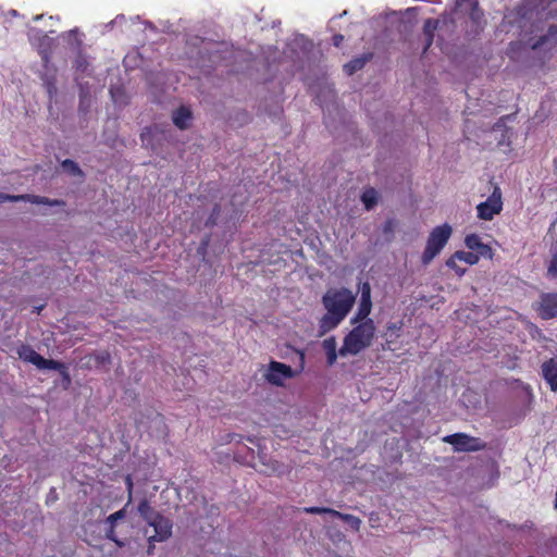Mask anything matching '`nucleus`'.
I'll return each instance as SVG.
<instances>
[{"label":"nucleus","instance_id":"f257e3e1","mask_svg":"<svg viewBox=\"0 0 557 557\" xmlns=\"http://www.w3.org/2000/svg\"><path fill=\"white\" fill-rule=\"evenodd\" d=\"M352 330L344 337L339 349L342 356H356L372 345L375 336V324L372 319H366L355 323Z\"/></svg>","mask_w":557,"mask_h":557},{"label":"nucleus","instance_id":"f03ea898","mask_svg":"<svg viewBox=\"0 0 557 557\" xmlns=\"http://www.w3.org/2000/svg\"><path fill=\"white\" fill-rule=\"evenodd\" d=\"M356 296L348 288L329 289L322 297V302L326 311L333 315L345 319L351 310Z\"/></svg>","mask_w":557,"mask_h":557},{"label":"nucleus","instance_id":"7ed1b4c3","mask_svg":"<svg viewBox=\"0 0 557 557\" xmlns=\"http://www.w3.org/2000/svg\"><path fill=\"white\" fill-rule=\"evenodd\" d=\"M451 233L453 228L447 223L438 225L431 231L421 256L423 264H429L442 251L448 243Z\"/></svg>","mask_w":557,"mask_h":557},{"label":"nucleus","instance_id":"20e7f679","mask_svg":"<svg viewBox=\"0 0 557 557\" xmlns=\"http://www.w3.org/2000/svg\"><path fill=\"white\" fill-rule=\"evenodd\" d=\"M462 11L467 14L470 25H467L466 34L468 38H476L486 25L484 12L480 9L478 0H462Z\"/></svg>","mask_w":557,"mask_h":557},{"label":"nucleus","instance_id":"39448f33","mask_svg":"<svg viewBox=\"0 0 557 557\" xmlns=\"http://www.w3.org/2000/svg\"><path fill=\"white\" fill-rule=\"evenodd\" d=\"M17 355L20 359H22L25 362L34 364L39 370L60 369L63 367V363L58 360L44 358L41 355L36 352L32 346L27 344H22L17 348Z\"/></svg>","mask_w":557,"mask_h":557},{"label":"nucleus","instance_id":"423d86ee","mask_svg":"<svg viewBox=\"0 0 557 557\" xmlns=\"http://www.w3.org/2000/svg\"><path fill=\"white\" fill-rule=\"evenodd\" d=\"M445 443L454 446L456 451H478L485 448L486 444L479 437L466 433H455L443 438Z\"/></svg>","mask_w":557,"mask_h":557},{"label":"nucleus","instance_id":"0eeeda50","mask_svg":"<svg viewBox=\"0 0 557 557\" xmlns=\"http://www.w3.org/2000/svg\"><path fill=\"white\" fill-rule=\"evenodd\" d=\"M28 38L29 41L37 48L44 65L48 66L54 44L53 38L37 29H32L28 34Z\"/></svg>","mask_w":557,"mask_h":557},{"label":"nucleus","instance_id":"6e6552de","mask_svg":"<svg viewBox=\"0 0 557 557\" xmlns=\"http://www.w3.org/2000/svg\"><path fill=\"white\" fill-rule=\"evenodd\" d=\"M502 209V190L498 186H495L492 195L476 207L478 216L485 221L492 220Z\"/></svg>","mask_w":557,"mask_h":557},{"label":"nucleus","instance_id":"1a4fd4ad","mask_svg":"<svg viewBox=\"0 0 557 557\" xmlns=\"http://www.w3.org/2000/svg\"><path fill=\"white\" fill-rule=\"evenodd\" d=\"M295 376L290 366L275 360L270 361L268 371L264 374L265 380L275 386H282L284 381Z\"/></svg>","mask_w":557,"mask_h":557},{"label":"nucleus","instance_id":"9d476101","mask_svg":"<svg viewBox=\"0 0 557 557\" xmlns=\"http://www.w3.org/2000/svg\"><path fill=\"white\" fill-rule=\"evenodd\" d=\"M534 309L543 320L557 318V292L542 293Z\"/></svg>","mask_w":557,"mask_h":557},{"label":"nucleus","instance_id":"9b49d317","mask_svg":"<svg viewBox=\"0 0 557 557\" xmlns=\"http://www.w3.org/2000/svg\"><path fill=\"white\" fill-rule=\"evenodd\" d=\"M5 201H11V202L25 201V202H30L34 205H45V206H50V207H61V206L65 205V202L63 200L50 199L45 196L29 195V194L9 195V194L0 193V202H5Z\"/></svg>","mask_w":557,"mask_h":557},{"label":"nucleus","instance_id":"f8f14e48","mask_svg":"<svg viewBox=\"0 0 557 557\" xmlns=\"http://www.w3.org/2000/svg\"><path fill=\"white\" fill-rule=\"evenodd\" d=\"M148 525L152 527L154 531L153 535L148 536V542H164L172 535L173 523L161 513Z\"/></svg>","mask_w":557,"mask_h":557},{"label":"nucleus","instance_id":"ddd939ff","mask_svg":"<svg viewBox=\"0 0 557 557\" xmlns=\"http://www.w3.org/2000/svg\"><path fill=\"white\" fill-rule=\"evenodd\" d=\"M360 301L357 309V312L355 313L354 318L351 319V323H357L359 321L369 319V314L372 310V300H371V286L369 282H363L360 286Z\"/></svg>","mask_w":557,"mask_h":557},{"label":"nucleus","instance_id":"4468645a","mask_svg":"<svg viewBox=\"0 0 557 557\" xmlns=\"http://www.w3.org/2000/svg\"><path fill=\"white\" fill-rule=\"evenodd\" d=\"M541 373L552 392H557V358H549L541 366Z\"/></svg>","mask_w":557,"mask_h":557},{"label":"nucleus","instance_id":"2eb2a0df","mask_svg":"<svg viewBox=\"0 0 557 557\" xmlns=\"http://www.w3.org/2000/svg\"><path fill=\"white\" fill-rule=\"evenodd\" d=\"M531 15L532 13L525 7L518 5L506 16V18L509 25L517 26L522 30L531 20Z\"/></svg>","mask_w":557,"mask_h":557},{"label":"nucleus","instance_id":"dca6fc26","mask_svg":"<svg viewBox=\"0 0 557 557\" xmlns=\"http://www.w3.org/2000/svg\"><path fill=\"white\" fill-rule=\"evenodd\" d=\"M174 125L180 129H187L193 120V112L186 106H181L172 114Z\"/></svg>","mask_w":557,"mask_h":557},{"label":"nucleus","instance_id":"f3484780","mask_svg":"<svg viewBox=\"0 0 557 557\" xmlns=\"http://www.w3.org/2000/svg\"><path fill=\"white\" fill-rule=\"evenodd\" d=\"M440 26V20L437 18H426L423 24V35H424V47L422 53H426L430 47L433 45L435 32Z\"/></svg>","mask_w":557,"mask_h":557},{"label":"nucleus","instance_id":"a211bd4d","mask_svg":"<svg viewBox=\"0 0 557 557\" xmlns=\"http://www.w3.org/2000/svg\"><path fill=\"white\" fill-rule=\"evenodd\" d=\"M137 511L147 523H149L160 515V512L154 510V508L150 505V502L147 498H143L139 502L137 506Z\"/></svg>","mask_w":557,"mask_h":557},{"label":"nucleus","instance_id":"6ab92c4d","mask_svg":"<svg viewBox=\"0 0 557 557\" xmlns=\"http://www.w3.org/2000/svg\"><path fill=\"white\" fill-rule=\"evenodd\" d=\"M323 348L326 354V361L329 366H333L337 360V345L334 337H329L323 341Z\"/></svg>","mask_w":557,"mask_h":557},{"label":"nucleus","instance_id":"aec40b11","mask_svg":"<svg viewBox=\"0 0 557 557\" xmlns=\"http://www.w3.org/2000/svg\"><path fill=\"white\" fill-rule=\"evenodd\" d=\"M260 460L262 462L263 469L260 470V472H263L267 475H272L275 473H282L283 472V465L274 459H269L265 461V456H260Z\"/></svg>","mask_w":557,"mask_h":557},{"label":"nucleus","instance_id":"412c9836","mask_svg":"<svg viewBox=\"0 0 557 557\" xmlns=\"http://www.w3.org/2000/svg\"><path fill=\"white\" fill-rule=\"evenodd\" d=\"M343 320L344 319H339V317L333 315L331 312L326 311L320 321V327L323 332H327L335 329Z\"/></svg>","mask_w":557,"mask_h":557},{"label":"nucleus","instance_id":"4be33fe9","mask_svg":"<svg viewBox=\"0 0 557 557\" xmlns=\"http://www.w3.org/2000/svg\"><path fill=\"white\" fill-rule=\"evenodd\" d=\"M335 518H338L346 522L354 531L358 532L361 528L362 521L360 518L350 515V513H344L336 510Z\"/></svg>","mask_w":557,"mask_h":557},{"label":"nucleus","instance_id":"5701e85b","mask_svg":"<svg viewBox=\"0 0 557 557\" xmlns=\"http://www.w3.org/2000/svg\"><path fill=\"white\" fill-rule=\"evenodd\" d=\"M368 58H356L344 65V71L347 75H352L360 71L367 63Z\"/></svg>","mask_w":557,"mask_h":557},{"label":"nucleus","instance_id":"b1692460","mask_svg":"<svg viewBox=\"0 0 557 557\" xmlns=\"http://www.w3.org/2000/svg\"><path fill=\"white\" fill-rule=\"evenodd\" d=\"M556 34H557V26L556 25H550L549 28H548V34L541 36L536 40L530 39L529 47L532 50L540 49L542 46H544L547 42L549 36H554Z\"/></svg>","mask_w":557,"mask_h":557},{"label":"nucleus","instance_id":"393cba45","mask_svg":"<svg viewBox=\"0 0 557 557\" xmlns=\"http://www.w3.org/2000/svg\"><path fill=\"white\" fill-rule=\"evenodd\" d=\"M361 200L367 210H371L377 203V193L374 188H368L361 195Z\"/></svg>","mask_w":557,"mask_h":557},{"label":"nucleus","instance_id":"a878e982","mask_svg":"<svg viewBox=\"0 0 557 557\" xmlns=\"http://www.w3.org/2000/svg\"><path fill=\"white\" fill-rule=\"evenodd\" d=\"M455 259H459V261L473 265L479 262L480 256L472 251H456Z\"/></svg>","mask_w":557,"mask_h":557},{"label":"nucleus","instance_id":"bb28decb","mask_svg":"<svg viewBox=\"0 0 557 557\" xmlns=\"http://www.w3.org/2000/svg\"><path fill=\"white\" fill-rule=\"evenodd\" d=\"M42 84L47 90V94L50 99H52L57 95V79L54 75L48 76L45 75L41 77Z\"/></svg>","mask_w":557,"mask_h":557},{"label":"nucleus","instance_id":"cd10ccee","mask_svg":"<svg viewBox=\"0 0 557 557\" xmlns=\"http://www.w3.org/2000/svg\"><path fill=\"white\" fill-rule=\"evenodd\" d=\"M301 511L306 513H312V515H321V513H329L332 517H335L336 510L327 507H318V506H311V507H304Z\"/></svg>","mask_w":557,"mask_h":557},{"label":"nucleus","instance_id":"c85d7f7f","mask_svg":"<svg viewBox=\"0 0 557 557\" xmlns=\"http://www.w3.org/2000/svg\"><path fill=\"white\" fill-rule=\"evenodd\" d=\"M481 238L476 234H469L465 238V244L470 250H478L481 246Z\"/></svg>","mask_w":557,"mask_h":557},{"label":"nucleus","instance_id":"c756f323","mask_svg":"<svg viewBox=\"0 0 557 557\" xmlns=\"http://www.w3.org/2000/svg\"><path fill=\"white\" fill-rule=\"evenodd\" d=\"M459 261V259H455V253L451 255L447 261H446V265L451 269L458 276H462L467 269L466 268H461L457 262Z\"/></svg>","mask_w":557,"mask_h":557},{"label":"nucleus","instance_id":"7c9ffc66","mask_svg":"<svg viewBox=\"0 0 557 557\" xmlns=\"http://www.w3.org/2000/svg\"><path fill=\"white\" fill-rule=\"evenodd\" d=\"M107 525L108 527L106 529V539L114 542L119 547H123L124 542L117 537L116 532H115V525L114 524H107Z\"/></svg>","mask_w":557,"mask_h":557},{"label":"nucleus","instance_id":"2f4dec72","mask_svg":"<svg viewBox=\"0 0 557 557\" xmlns=\"http://www.w3.org/2000/svg\"><path fill=\"white\" fill-rule=\"evenodd\" d=\"M62 168L73 175L82 174V170L76 162L71 159H66L62 162Z\"/></svg>","mask_w":557,"mask_h":557},{"label":"nucleus","instance_id":"473e14b6","mask_svg":"<svg viewBox=\"0 0 557 557\" xmlns=\"http://www.w3.org/2000/svg\"><path fill=\"white\" fill-rule=\"evenodd\" d=\"M126 516V508H122L113 513H111L107 519H106V524H114L116 527V522L121 519H124Z\"/></svg>","mask_w":557,"mask_h":557},{"label":"nucleus","instance_id":"72a5a7b5","mask_svg":"<svg viewBox=\"0 0 557 557\" xmlns=\"http://www.w3.org/2000/svg\"><path fill=\"white\" fill-rule=\"evenodd\" d=\"M220 211H221L220 205L215 203L213 209H212L211 214L209 215V218L206 221V226L212 227V226H214L216 224V220H218V216L220 214Z\"/></svg>","mask_w":557,"mask_h":557},{"label":"nucleus","instance_id":"f704fd0d","mask_svg":"<svg viewBox=\"0 0 557 557\" xmlns=\"http://www.w3.org/2000/svg\"><path fill=\"white\" fill-rule=\"evenodd\" d=\"M547 276L552 278H557V252L553 255L548 268H547Z\"/></svg>","mask_w":557,"mask_h":557},{"label":"nucleus","instance_id":"c9c22d12","mask_svg":"<svg viewBox=\"0 0 557 557\" xmlns=\"http://www.w3.org/2000/svg\"><path fill=\"white\" fill-rule=\"evenodd\" d=\"M481 246L482 247H480L476 250L478 255L482 256V257H486V256L492 257V248L488 245L484 244L483 242L481 243Z\"/></svg>","mask_w":557,"mask_h":557},{"label":"nucleus","instance_id":"e433bc0d","mask_svg":"<svg viewBox=\"0 0 557 557\" xmlns=\"http://www.w3.org/2000/svg\"><path fill=\"white\" fill-rule=\"evenodd\" d=\"M57 371H59L63 377V381L66 385H70L71 384V376L67 372V369L65 367V364L63 363V367L60 368V369H55Z\"/></svg>","mask_w":557,"mask_h":557},{"label":"nucleus","instance_id":"4c0bfd02","mask_svg":"<svg viewBox=\"0 0 557 557\" xmlns=\"http://www.w3.org/2000/svg\"><path fill=\"white\" fill-rule=\"evenodd\" d=\"M343 41H344V36L343 35L336 34V35L333 36V45L335 47H341Z\"/></svg>","mask_w":557,"mask_h":557},{"label":"nucleus","instance_id":"58836bf2","mask_svg":"<svg viewBox=\"0 0 557 557\" xmlns=\"http://www.w3.org/2000/svg\"><path fill=\"white\" fill-rule=\"evenodd\" d=\"M126 485H127L128 502H129L131 498H132V491H133V481H132V478L129 475L126 478Z\"/></svg>","mask_w":557,"mask_h":557},{"label":"nucleus","instance_id":"ea45409f","mask_svg":"<svg viewBox=\"0 0 557 557\" xmlns=\"http://www.w3.org/2000/svg\"><path fill=\"white\" fill-rule=\"evenodd\" d=\"M154 550V542H148L147 554L151 555Z\"/></svg>","mask_w":557,"mask_h":557},{"label":"nucleus","instance_id":"a19ab883","mask_svg":"<svg viewBox=\"0 0 557 557\" xmlns=\"http://www.w3.org/2000/svg\"><path fill=\"white\" fill-rule=\"evenodd\" d=\"M388 329H389V330H396V329H398V327L396 326V324H394V323H393V324H391V325L388 326Z\"/></svg>","mask_w":557,"mask_h":557},{"label":"nucleus","instance_id":"79ce46f5","mask_svg":"<svg viewBox=\"0 0 557 557\" xmlns=\"http://www.w3.org/2000/svg\"><path fill=\"white\" fill-rule=\"evenodd\" d=\"M145 136H146V133H145V132H143V133H141V140H143V141H145Z\"/></svg>","mask_w":557,"mask_h":557}]
</instances>
